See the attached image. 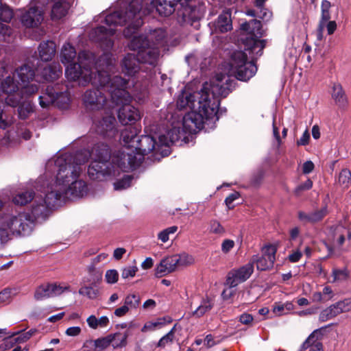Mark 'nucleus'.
<instances>
[{"instance_id":"nucleus-1","label":"nucleus","mask_w":351,"mask_h":351,"mask_svg":"<svg viewBox=\"0 0 351 351\" xmlns=\"http://www.w3.org/2000/svg\"><path fill=\"white\" fill-rule=\"evenodd\" d=\"M159 143L150 136L137 138L133 149L123 148L110 158L109 147L103 143L94 145L91 152L80 150L74 154L64 153L46 164V174L38 178L35 188L40 194L36 195L31 209L34 219H45L51 209L61 199L83 197L87 193L86 182L79 179L82 165L90 158L88 174L93 180L104 181L119 176L121 172L138 167L143 156L152 152Z\"/></svg>"},{"instance_id":"nucleus-2","label":"nucleus","mask_w":351,"mask_h":351,"mask_svg":"<svg viewBox=\"0 0 351 351\" xmlns=\"http://www.w3.org/2000/svg\"><path fill=\"white\" fill-rule=\"evenodd\" d=\"M227 74H217L210 83L206 82L199 90L190 93L184 90L179 95L177 107L180 110H191L182 120L183 128L186 132L195 133L203 128L204 124L209 125L219 119V97H226L234 87L235 80L247 81L252 77L257 68L253 61H247L245 52L237 51L232 53Z\"/></svg>"},{"instance_id":"nucleus-3","label":"nucleus","mask_w":351,"mask_h":351,"mask_svg":"<svg viewBox=\"0 0 351 351\" xmlns=\"http://www.w3.org/2000/svg\"><path fill=\"white\" fill-rule=\"evenodd\" d=\"M110 97L117 104H122L118 111V119L122 125H133L141 119L139 110L129 104L134 98L138 103H143L148 98V83L143 85L138 82L130 83L121 76L113 77L110 88Z\"/></svg>"},{"instance_id":"nucleus-4","label":"nucleus","mask_w":351,"mask_h":351,"mask_svg":"<svg viewBox=\"0 0 351 351\" xmlns=\"http://www.w3.org/2000/svg\"><path fill=\"white\" fill-rule=\"evenodd\" d=\"M142 8L143 0H133L124 12L116 11L106 15L105 23L109 27L99 26L95 30V34L99 36L98 39L101 41V47L105 50L110 49L114 45L112 40L108 38L115 34V29L112 26H123L128 23V26L123 31V34L125 37H130L135 29L142 25Z\"/></svg>"},{"instance_id":"nucleus-5","label":"nucleus","mask_w":351,"mask_h":351,"mask_svg":"<svg viewBox=\"0 0 351 351\" xmlns=\"http://www.w3.org/2000/svg\"><path fill=\"white\" fill-rule=\"evenodd\" d=\"M76 51L74 47L70 43L63 45L61 53L60 60L62 64L67 65L65 70V75L68 80L77 81L79 84L85 86L88 82L93 84H104L108 81V76L102 80L101 78L97 81L90 77L93 73V69L95 67V56L86 51H82L79 53L77 56V62H74L76 58Z\"/></svg>"},{"instance_id":"nucleus-6","label":"nucleus","mask_w":351,"mask_h":351,"mask_svg":"<svg viewBox=\"0 0 351 351\" xmlns=\"http://www.w3.org/2000/svg\"><path fill=\"white\" fill-rule=\"evenodd\" d=\"M116 71V59L112 53H104L97 61L95 67L93 69L90 77H96L97 81L101 78L102 80L108 76V81L104 84H93L96 89L87 90L83 96V101L86 107L90 110H99L102 108L106 102L107 97L104 91L107 90L110 95L109 89L113 80L110 77V73ZM88 82L87 84H88ZM93 85V84L91 83Z\"/></svg>"},{"instance_id":"nucleus-7","label":"nucleus","mask_w":351,"mask_h":351,"mask_svg":"<svg viewBox=\"0 0 351 351\" xmlns=\"http://www.w3.org/2000/svg\"><path fill=\"white\" fill-rule=\"evenodd\" d=\"M243 30L248 31L251 35L243 39L244 50L253 55L252 58L256 56H261L263 50L265 47V40H258L256 38L263 36L262 25L260 21L253 19L247 23L242 24Z\"/></svg>"},{"instance_id":"nucleus-8","label":"nucleus","mask_w":351,"mask_h":351,"mask_svg":"<svg viewBox=\"0 0 351 351\" xmlns=\"http://www.w3.org/2000/svg\"><path fill=\"white\" fill-rule=\"evenodd\" d=\"M3 203L0 200V208ZM27 217L25 214H19L18 216L5 215L0 217V241L5 242L8 240L10 232L25 234L29 230V225L24 222Z\"/></svg>"},{"instance_id":"nucleus-9","label":"nucleus","mask_w":351,"mask_h":351,"mask_svg":"<svg viewBox=\"0 0 351 351\" xmlns=\"http://www.w3.org/2000/svg\"><path fill=\"white\" fill-rule=\"evenodd\" d=\"M130 49L137 51L138 59L141 62L156 66L160 57V49L152 47L142 36H134L128 45Z\"/></svg>"},{"instance_id":"nucleus-10","label":"nucleus","mask_w":351,"mask_h":351,"mask_svg":"<svg viewBox=\"0 0 351 351\" xmlns=\"http://www.w3.org/2000/svg\"><path fill=\"white\" fill-rule=\"evenodd\" d=\"M193 261L191 256L187 254H175L164 258L156 268L157 277L165 276L173 271L179 266L191 264Z\"/></svg>"},{"instance_id":"nucleus-11","label":"nucleus","mask_w":351,"mask_h":351,"mask_svg":"<svg viewBox=\"0 0 351 351\" xmlns=\"http://www.w3.org/2000/svg\"><path fill=\"white\" fill-rule=\"evenodd\" d=\"M254 266L250 261L238 269H232L228 272L226 284L230 287H235L238 285L246 281L252 274Z\"/></svg>"},{"instance_id":"nucleus-12","label":"nucleus","mask_w":351,"mask_h":351,"mask_svg":"<svg viewBox=\"0 0 351 351\" xmlns=\"http://www.w3.org/2000/svg\"><path fill=\"white\" fill-rule=\"evenodd\" d=\"M351 311V298H345L330 305L321 311L319 316L320 322L331 319L338 315Z\"/></svg>"},{"instance_id":"nucleus-13","label":"nucleus","mask_w":351,"mask_h":351,"mask_svg":"<svg viewBox=\"0 0 351 351\" xmlns=\"http://www.w3.org/2000/svg\"><path fill=\"white\" fill-rule=\"evenodd\" d=\"M94 130L97 134L112 138L117 132V121L115 117L112 114H106L100 119L94 120Z\"/></svg>"},{"instance_id":"nucleus-14","label":"nucleus","mask_w":351,"mask_h":351,"mask_svg":"<svg viewBox=\"0 0 351 351\" xmlns=\"http://www.w3.org/2000/svg\"><path fill=\"white\" fill-rule=\"evenodd\" d=\"M276 248L274 245H267L263 249V254L261 257L254 255L252 257L250 263L256 264L258 270L265 271L271 268L276 260Z\"/></svg>"},{"instance_id":"nucleus-15","label":"nucleus","mask_w":351,"mask_h":351,"mask_svg":"<svg viewBox=\"0 0 351 351\" xmlns=\"http://www.w3.org/2000/svg\"><path fill=\"white\" fill-rule=\"evenodd\" d=\"M327 326H323L316 329L308 337L300 347V351L309 348V351H324L322 339L325 335Z\"/></svg>"},{"instance_id":"nucleus-16","label":"nucleus","mask_w":351,"mask_h":351,"mask_svg":"<svg viewBox=\"0 0 351 351\" xmlns=\"http://www.w3.org/2000/svg\"><path fill=\"white\" fill-rule=\"evenodd\" d=\"M44 20L43 11L37 7H31L21 15V22L25 27H37Z\"/></svg>"},{"instance_id":"nucleus-17","label":"nucleus","mask_w":351,"mask_h":351,"mask_svg":"<svg viewBox=\"0 0 351 351\" xmlns=\"http://www.w3.org/2000/svg\"><path fill=\"white\" fill-rule=\"evenodd\" d=\"M36 73V82H50L58 79L62 75V70L59 63L53 62L43 68H38Z\"/></svg>"},{"instance_id":"nucleus-18","label":"nucleus","mask_w":351,"mask_h":351,"mask_svg":"<svg viewBox=\"0 0 351 351\" xmlns=\"http://www.w3.org/2000/svg\"><path fill=\"white\" fill-rule=\"evenodd\" d=\"M351 233L343 226L337 225L330 228L328 234L327 239L331 243L332 247H341L345 241V238Z\"/></svg>"},{"instance_id":"nucleus-19","label":"nucleus","mask_w":351,"mask_h":351,"mask_svg":"<svg viewBox=\"0 0 351 351\" xmlns=\"http://www.w3.org/2000/svg\"><path fill=\"white\" fill-rule=\"evenodd\" d=\"M139 62L138 55L128 53L121 62L122 71L128 75H134L140 70Z\"/></svg>"},{"instance_id":"nucleus-20","label":"nucleus","mask_w":351,"mask_h":351,"mask_svg":"<svg viewBox=\"0 0 351 351\" xmlns=\"http://www.w3.org/2000/svg\"><path fill=\"white\" fill-rule=\"evenodd\" d=\"M176 4V0H153L151 2L152 8L164 16L171 15L175 11Z\"/></svg>"},{"instance_id":"nucleus-21","label":"nucleus","mask_w":351,"mask_h":351,"mask_svg":"<svg viewBox=\"0 0 351 351\" xmlns=\"http://www.w3.org/2000/svg\"><path fill=\"white\" fill-rule=\"evenodd\" d=\"M327 214L328 208L327 206H325L319 210H316L308 213L300 211L298 212V218L304 223H314L322 220Z\"/></svg>"},{"instance_id":"nucleus-22","label":"nucleus","mask_w":351,"mask_h":351,"mask_svg":"<svg viewBox=\"0 0 351 351\" xmlns=\"http://www.w3.org/2000/svg\"><path fill=\"white\" fill-rule=\"evenodd\" d=\"M143 36L152 47H157L158 49L165 47L166 45V32L162 29H154L147 36Z\"/></svg>"},{"instance_id":"nucleus-23","label":"nucleus","mask_w":351,"mask_h":351,"mask_svg":"<svg viewBox=\"0 0 351 351\" xmlns=\"http://www.w3.org/2000/svg\"><path fill=\"white\" fill-rule=\"evenodd\" d=\"M53 3L51 7V17L53 21H57L64 17L70 8L66 0H51Z\"/></svg>"},{"instance_id":"nucleus-24","label":"nucleus","mask_w":351,"mask_h":351,"mask_svg":"<svg viewBox=\"0 0 351 351\" xmlns=\"http://www.w3.org/2000/svg\"><path fill=\"white\" fill-rule=\"evenodd\" d=\"M38 49L40 59L48 62L51 60L56 54V44L49 40L43 42L39 45Z\"/></svg>"},{"instance_id":"nucleus-25","label":"nucleus","mask_w":351,"mask_h":351,"mask_svg":"<svg viewBox=\"0 0 351 351\" xmlns=\"http://www.w3.org/2000/svg\"><path fill=\"white\" fill-rule=\"evenodd\" d=\"M332 97L339 108L345 109L348 107V100L340 84L333 85Z\"/></svg>"},{"instance_id":"nucleus-26","label":"nucleus","mask_w":351,"mask_h":351,"mask_svg":"<svg viewBox=\"0 0 351 351\" xmlns=\"http://www.w3.org/2000/svg\"><path fill=\"white\" fill-rule=\"evenodd\" d=\"M215 30L221 33L230 30L232 27L230 13L226 11L221 13L214 23Z\"/></svg>"},{"instance_id":"nucleus-27","label":"nucleus","mask_w":351,"mask_h":351,"mask_svg":"<svg viewBox=\"0 0 351 351\" xmlns=\"http://www.w3.org/2000/svg\"><path fill=\"white\" fill-rule=\"evenodd\" d=\"M180 138V128L177 127H173L167 132V134L160 135L158 137L160 145L166 147H169Z\"/></svg>"},{"instance_id":"nucleus-28","label":"nucleus","mask_w":351,"mask_h":351,"mask_svg":"<svg viewBox=\"0 0 351 351\" xmlns=\"http://www.w3.org/2000/svg\"><path fill=\"white\" fill-rule=\"evenodd\" d=\"M138 130L136 127H129L125 129L121 133V139L124 143L125 148H132V145L135 144L138 138Z\"/></svg>"},{"instance_id":"nucleus-29","label":"nucleus","mask_w":351,"mask_h":351,"mask_svg":"<svg viewBox=\"0 0 351 351\" xmlns=\"http://www.w3.org/2000/svg\"><path fill=\"white\" fill-rule=\"evenodd\" d=\"M16 75L21 81L20 85L29 83L34 77H36L34 71L28 65L24 64L16 70Z\"/></svg>"},{"instance_id":"nucleus-30","label":"nucleus","mask_w":351,"mask_h":351,"mask_svg":"<svg viewBox=\"0 0 351 351\" xmlns=\"http://www.w3.org/2000/svg\"><path fill=\"white\" fill-rule=\"evenodd\" d=\"M38 330L32 328L29 331L23 333H19L17 337H11L5 340L4 344L5 348H10L14 343H23L34 335Z\"/></svg>"},{"instance_id":"nucleus-31","label":"nucleus","mask_w":351,"mask_h":351,"mask_svg":"<svg viewBox=\"0 0 351 351\" xmlns=\"http://www.w3.org/2000/svg\"><path fill=\"white\" fill-rule=\"evenodd\" d=\"M88 275L83 279L84 283L88 285H96L102 278V272L95 268L94 265H89L87 268Z\"/></svg>"},{"instance_id":"nucleus-32","label":"nucleus","mask_w":351,"mask_h":351,"mask_svg":"<svg viewBox=\"0 0 351 351\" xmlns=\"http://www.w3.org/2000/svg\"><path fill=\"white\" fill-rule=\"evenodd\" d=\"M55 101V86H48L45 92L39 97V104L42 108H48L50 105L54 104Z\"/></svg>"},{"instance_id":"nucleus-33","label":"nucleus","mask_w":351,"mask_h":351,"mask_svg":"<svg viewBox=\"0 0 351 351\" xmlns=\"http://www.w3.org/2000/svg\"><path fill=\"white\" fill-rule=\"evenodd\" d=\"M20 82L15 81L14 77H7L1 84V88L6 94L14 93L20 89Z\"/></svg>"},{"instance_id":"nucleus-34","label":"nucleus","mask_w":351,"mask_h":351,"mask_svg":"<svg viewBox=\"0 0 351 351\" xmlns=\"http://www.w3.org/2000/svg\"><path fill=\"white\" fill-rule=\"evenodd\" d=\"M335 183L343 189H347L351 184V171L343 169L335 178Z\"/></svg>"},{"instance_id":"nucleus-35","label":"nucleus","mask_w":351,"mask_h":351,"mask_svg":"<svg viewBox=\"0 0 351 351\" xmlns=\"http://www.w3.org/2000/svg\"><path fill=\"white\" fill-rule=\"evenodd\" d=\"M331 276L332 277V282H343L349 280L350 271L347 267L333 268Z\"/></svg>"},{"instance_id":"nucleus-36","label":"nucleus","mask_w":351,"mask_h":351,"mask_svg":"<svg viewBox=\"0 0 351 351\" xmlns=\"http://www.w3.org/2000/svg\"><path fill=\"white\" fill-rule=\"evenodd\" d=\"M70 102L69 94L67 91H57V85L55 86L54 105L60 108L64 109L69 106Z\"/></svg>"},{"instance_id":"nucleus-37","label":"nucleus","mask_w":351,"mask_h":351,"mask_svg":"<svg viewBox=\"0 0 351 351\" xmlns=\"http://www.w3.org/2000/svg\"><path fill=\"white\" fill-rule=\"evenodd\" d=\"M110 339V345L114 349L123 348L127 345V339L128 335L127 333L116 332L108 335Z\"/></svg>"},{"instance_id":"nucleus-38","label":"nucleus","mask_w":351,"mask_h":351,"mask_svg":"<svg viewBox=\"0 0 351 351\" xmlns=\"http://www.w3.org/2000/svg\"><path fill=\"white\" fill-rule=\"evenodd\" d=\"M332 7L331 3L328 0H322L321 3V15L319 21V24L326 25V22L330 21V8Z\"/></svg>"},{"instance_id":"nucleus-39","label":"nucleus","mask_w":351,"mask_h":351,"mask_svg":"<svg viewBox=\"0 0 351 351\" xmlns=\"http://www.w3.org/2000/svg\"><path fill=\"white\" fill-rule=\"evenodd\" d=\"M213 306L214 302L212 300L204 299L199 306L193 312V315L197 317H202L205 313L210 311Z\"/></svg>"},{"instance_id":"nucleus-40","label":"nucleus","mask_w":351,"mask_h":351,"mask_svg":"<svg viewBox=\"0 0 351 351\" xmlns=\"http://www.w3.org/2000/svg\"><path fill=\"white\" fill-rule=\"evenodd\" d=\"M49 283L40 285L34 293V298L36 300H43L46 298H53Z\"/></svg>"},{"instance_id":"nucleus-41","label":"nucleus","mask_w":351,"mask_h":351,"mask_svg":"<svg viewBox=\"0 0 351 351\" xmlns=\"http://www.w3.org/2000/svg\"><path fill=\"white\" fill-rule=\"evenodd\" d=\"M110 345V339H109L108 335L102 337L97 339L94 341L93 340H88L86 341V346L91 347L93 346H95V348H96V351H102L107 348Z\"/></svg>"},{"instance_id":"nucleus-42","label":"nucleus","mask_w":351,"mask_h":351,"mask_svg":"<svg viewBox=\"0 0 351 351\" xmlns=\"http://www.w3.org/2000/svg\"><path fill=\"white\" fill-rule=\"evenodd\" d=\"M52 297H56L60 295L62 293L66 291H71V287L64 282H53L49 283Z\"/></svg>"},{"instance_id":"nucleus-43","label":"nucleus","mask_w":351,"mask_h":351,"mask_svg":"<svg viewBox=\"0 0 351 351\" xmlns=\"http://www.w3.org/2000/svg\"><path fill=\"white\" fill-rule=\"evenodd\" d=\"M34 106L29 101H24L19 105L18 108L19 117L20 119H25L33 112Z\"/></svg>"},{"instance_id":"nucleus-44","label":"nucleus","mask_w":351,"mask_h":351,"mask_svg":"<svg viewBox=\"0 0 351 351\" xmlns=\"http://www.w3.org/2000/svg\"><path fill=\"white\" fill-rule=\"evenodd\" d=\"M141 302V298L137 294H129L124 299L123 304L126 306L129 310L136 309Z\"/></svg>"},{"instance_id":"nucleus-45","label":"nucleus","mask_w":351,"mask_h":351,"mask_svg":"<svg viewBox=\"0 0 351 351\" xmlns=\"http://www.w3.org/2000/svg\"><path fill=\"white\" fill-rule=\"evenodd\" d=\"M33 193L32 192H21L13 198V202L17 205H25L33 199Z\"/></svg>"},{"instance_id":"nucleus-46","label":"nucleus","mask_w":351,"mask_h":351,"mask_svg":"<svg viewBox=\"0 0 351 351\" xmlns=\"http://www.w3.org/2000/svg\"><path fill=\"white\" fill-rule=\"evenodd\" d=\"M13 17V12L10 7L3 4L0 7V20L8 23Z\"/></svg>"},{"instance_id":"nucleus-47","label":"nucleus","mask_w":351,"mask_h":351,"mask_svg":"<svg viewBox=\"0 0 351 351\" xmlns=\"http://www.w3.org/2000/svg\"><path fill=\"white\" fill-rule=\"evenodd\" d=\"M13 123V117H9L0 106V128L5 130Z\"/></svg>"},{"instance_id":"nucleus-48","label":"nucleus","mask_w":351,"mask_h":351,"mask_svg":"<svg viewBox=\"0 0 351 351\" xmlns=\"http://www.w3.org/2000/svg\"><path fill=\"white\" fill-rule=\"evenodd\" d=\"M209 231L211 233L218 235H223L226 232L225 228L216 219H213L210 221Z\"/></svg>"},{"instance_id":"nucleus-49","label":"nucleus","mask_w":351,"mask_h":351,"mask_svg":"<svg viewBox=\"0 0 351 351\" xmlns=\"http://www.w3.org/2000/svg\"><path fill=\"white\" fill-rule=\"evenodd\" d=\"M132 178L130 176L125 175L121 180L114 183V187L116 190L127 189L130 186Z\"/></svg>"},{"instance_id":"nucleus-50","label":"nucleus","mask_w":351,"mask_h":351,"mask_svg":"<svg viewBox=\"0 0 351 351\" xmlns=\"http://www.w3.org/2000/svg\"><path fill=\"white\" fill-rule=\"evenodd\" d=\"M178 230L176 226L169 227L158 234V239L162 243H166L169 239V234H174Z\"/></svg>"},{"instance_id":"nucleus-51","label":"nucleus","mask_w":351,"mask_h":351,"mask_svg":"<svg viewBox=\"0 0 351 351\" xmlns=\"http://www.w3.org/2000/svg\"><path fill=\"white\" fill-rule=\"evenodd\" d=\"M21 93L26 96H31L38 90V87L35 84L25 83L20 86Z\"/></svg>"},{"instance_id":"nucleus-52","label":"nucleus","mask_w":351,"mask_h":351,"mask_svg":"<svg viewBox=\"0 0 351 351\" xmlns=\"http://www.w3.org/2000/svg\"><path fill=\"white\" fill-rule=\"evenodd\" d=\"M93 285H88L82 287L79 290L80 295H86L90 299H95L98 293L97 290L95 289L92 287Z\"/></svg>"},{"instance_id":"nucleus-53","label":"nucleus","mask_w":351,"mask_h":351,"mask_svg":"<svg viewBox=\"0 0 351 351\" xmlns=\"http://www.w3.org/2000/svg\"><path fill=\"white\" fill-rule=\"evenodd\" d=\"M21 99V97L19 93L16 92L14 93L8 94V96L5 99V101L8 106L15 107L19 105Z\"/></svg>"},{"instance_id":"nucleus-54","label":"nucleus","mask_w":351,"mask_h":351,"mask_svg":"<svg viewBox=\"0 0 351 351\" xmlns=\"http://www.w3.org/2000/svg\"><path fill=\"white\" fill-rule=\"evenodd\" d=\"M174 338V327L158 341L157 346L160 348L165 347L166 345L171 343Z\"/></svg>"},{"instance_id":"nucleus-55","label":"nucleus","mask_w":351,"mask_h":351,"mask_svg":"<svg viewBox=\"0 0 351 351\" xmlns=\"http://www.w3.org/2000/svg\"><path fill=\"white\" fill-rule=\"evenodd\" d=\"M138 268L136 266H128L122 269L121 277L124 279L132 278L136 275Z\"/></svg>"},{"instance_id":"nucleus-56","label":"nucleus","mask_w":351,"mask_h":351,"mask_svg":"<svg viewBox=\"0 0 351 351\" xmlns=\"http://www.w3.org/2000/svg\"><path fill=\"white\" fill-rule=\"evenodd\" d=\"M106 280L108 284H114L119 278V273L115 269L108 270L105 275Z\"/></svg>"},{"instance_id":"nucleus-57","label":"nucleus","mask_w":351,"mask_h":351,"mask_svg":"<svg viewBox=\"0 0 351 351\" xmlns=\"http://www.w3.org/2000/svg\"><path fill=\"white\" fill-rule=\"evenodd\" d=\"M235 243L233 240L226 239L221 243V251L223 254L229 253L234 247Z\"/></svg>"},{"instance_id":"nucleus-58","label":"nucleus","mask_w":351,"mask_h":351,"mask_svg":"<svg viewBox=\"0 0 351 351\" xmlns=\"http://www.w3.org/2000/svg\"><path fill=\"white\" fill-rule=\"evenodd\" d=\"M221 339L219 337L215 338L212 335H207L204 339V344L208 348H211L215 345L219 343L221 341Z\"/></svg>"},{"instance_id":"nucleus-59","label":"nucleus","mask_w":351,"mask_h":351,"mask_svg":"<svg viewBox=\"0 0 351 351\" xmlns=\"http://www.w3.org/2000/svg\"><path fill=\"white\" fill-rule=\"evenodd\" d=\"M291 304L287 303L285 305L281 304H276L273 308V312L278 316L283 315L285 313V308L286 307L287 310L290 309V306Z\"/></svg>"},{"instance_id":"nucleus-60","label":"nucleus","mask_w":351,"mask_h":351,"mask_svg":"<svg viewBox=\"0 0 351 351\" xmlns=\"http://www.w3.org/2000/svg\"><path fill=\"white\" fill-rule=\"evenodd\" d=\"M239 197V193L238 192H234L229 195L225 199V203L229 209L233 208V202Z\"/></svg>"},{"instance_id":"nucleus-61","label":"nucleus","mask_w":351,"mask_h":351,"mask_svg":"<svg viewBox=\"0 0 351 351\" xmlns=\"http://www.w3.org/2000/svg\"><path fill=\"white\" fill-rule=\"evenodd\" d=\"M161 324H162V322H147L141 328V331L143 332H146L148 331L154 330L158 326L161 325Z\"/></svg>"},{"instance_id":"nucleus-62","label":"nucleus","mask_w":351,"mask_h":351,"mask_svg":"<svg viewBox=\"0 0 351 351\" xmlns=\"http://www.w3.org/2000/svg\"><path fill=\"white\" fill-rule=\"evenodd\" d=\"M322 293L325 302L330 300L334 295L332 289L329 286L324 287Z\"/></svg>"},{"instance_id":"nucleus-63","label":"nucleus","mask_w":351,"mask_h":351,"mask_svg":"<svg viewBox=\"0 0 351 351\" xmlns=\"http://www.w3.org/2000/svg\"><path fill=\"white\" fill-rule=\"evenodd\" d=\"M312 186H313L312 181L310 179H308L304 183L301 184L296 188L295 193H299L300 191H304V190H308V189H311Z\"/></svg>"},{"instance_id":"nucleus-64","label":"nucleus","mask_w":351,"mask_h":351,"mask_svg":"<svg viewBox=\"0 0 351 351\" xmlns=\"http://www.w3.org/2000/svg\"><path fill=\"white\" fill-rule=\"evenodd\" d=\"M88 326L93 329H96L99 326L98 319L95 315L89 316L86 319Z\"/></svg>"}]
</instances>
